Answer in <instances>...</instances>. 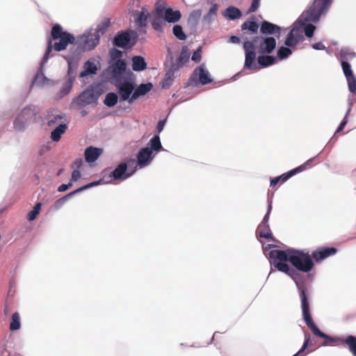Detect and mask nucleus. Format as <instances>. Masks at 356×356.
<instances>
[{"label": "nucleus", "instance_id": "1", "mask_svg": "<svg viewBox=\"0 0 356 356\" xmlns=\"http://www.w3.org/2000/svg\"><path fill=\"white\" fill-rule=\"evenodd\" d=\"M272 260L273 264L275 268L289 275L295 282L301 300L302 317L308 327L315 336L324 338L325 339V344L330 341H335V339L331 338L330 336L321 332L314 324L309 311V292L300 273L298 271V270L291 268L287 263L277 259Z\"/></svg>", "mask_w": 356, "mask_h": 356}, {"label": "nucleus", "instance_id": "2", "mask_svg": "<svg viewBox=\"0 0 356 356\" xmlns=\"http://www.w3.org/2000/svg\"><path fill=\"white\" fill-rule=\"evenodd\" d=\"M276 40L273 37L257 35L252 40H244L243 48L245 52L243 68H257V54H271L276 48Z\"/></svg>", "mask_w": 356, "mask_h": 356}, {"label": "nucleus", "instance_id": "3", "mask_svg": "<svg viewBox=\"0 0 356 356\" xmlns=\"http://www.w3.org/2000/svg\"><path fill=\"white\" fill-rule=\"evenodd\" d=\"M270 259H277L287 263L289 261L292 266L299 271L308 273L312 270L314 264L309 252L302 250L287 249L286 250H273L269 252Z\"/></svg>", "mask_w": 356, "mask_h": 356}, {"label": "nucleus", "instance_id": "4", "mask_svg": "<svg viewBox=\"0 0 356 356\" xmlns=\"http://www.w3.org/2000/svg\"><path fill=\"white\" fill-rule=\"evenodd\" d=\"M74 42L75 38L72 34L64 31L60 24H54L51 29V38L47 41V48L44 58H48L52 48L56 51H60L65 50L69 44H74Z\"/></svg>", "mask_w": 356, "mask_h": 356}, {"label": "nucleus", "instance_id": "5", "mask_svg": "<svg viewBox=\"0 0 356 356\" xmlns=\"http://www.w3.org/2000/svg\"><path fill=\"white\" fill-rule=\"evenodd\" d=\"M332 2V0H314L312 5L303 13L305 20L318 22L320 17L327 11Z\"/></svg>", "mask_w": 356, "mask_h": 356}, {"label": "nucleus", "instance_id": "6", "mask_svg": "<svg viewBox=\"0 0 356 356\" xmlns=\"http://www.w3.org/2000/svg\"><path fill=\"white\" fill-rule=\"evenodd\" d=\"M100 93L94 87H88L84 90L76 98L74 99L72 104L79 106H86L96 102Z\"/></svg>", "mask_w": 356, "mask_h": 356}, {"label": "nucleus", "instance_id": "7", "mask_svg": "<svg viewBox=\"0 0 356 356\" xmlns=\"http://www.w3.org/2000/svg\"><path fill=\"white\" fill-rule=\"evenodd\" d=\"M127 163H120L118 167L109 175L110 180L104 181V179L99 180L100 184L102 183H109L111 182L113 180H124L127 179L128 177H131L134 172L136 171V169L134 170L131 172H127Z\"/></svg>", "mask_w": 356, "mask_h": 356}, {"label": "nucleus", "instance_id": "8", "mask_svg": "<svg viewBox=\"0 0 356 356\" xmlns=\"http://www.w3.org/2000/svg\"><path fill=\"white\" fill-rule=\"evenodd\" d=\"M99 183V181H93V182L89 183L86 185H84V186L69 193L68 194L65 195V196L59 198L54 202V204L53 205L54 209L58 210V209H60L65 204V202L70 197H72L75 194H77L78 193L81 192L86 189H88V188H91L95 186H97Z\"/></svg>", "mask_w": 356, "mask_h": 356}, {"label": "nucleus", "instance_id": "9", "mask_svg": "<svg viewBox=\"0 0 356 356\" xmlns=\"http://www.w3.org/2000/svg\"><path fill=\"white\" fill-rule=\"evenodd\" d=\"M118 92L120 95L122 101L130 99V96L133 94L135 85L133 82L129 81H124L116 85Z\"/></svg>", "mask_w": 356, "mask_h": 356}, {"label": "nucleus", "instance_id": "10", "mask_svg": "<svg viewBox=\"0 0 356 356\" xmlns=\"http://www.w3.org/2000/svg\"><path fill=\"white\" fill-rule=\"evenodd\" d=\"M337 252L335 248L319 247L313 251L311 258H313L316 262H320L329 257L334 255Z\"/></svg>", "mask_w": 356, "mask_h": 356}, {"label": "nucleus", "instance_id": "11", "mask_svg": "<svg viewBox=\"0 0 356 356\" xmlns=\"http://www.w3.org/2000/svg\"><path fill=\"white\" fill-rule=\"evenodd\" d=\"M259 56L256 57V67L257 68H246L247 70L257 71L261 68L267 67L273 65L275 63V58L269 55L270 54H258Z\"/></svg>", "mask_w": 356, "mask_h": 356}, {"label": "nucleus", "instance_id": "12", "mask_svg": "<svg viewBox=\"0 0 356 356\" xmlns=\"http://www.w3.org/2000/svg\"><path fill=\"white\" fill-rule=\"evenodd\" d=\"M153 158V152L149 147L142 148L137 156L138 165L140 168L145 167L151 163Z\"/></svg>", "mask_w": 356, "mask_h": 356}, {"label": "nucleus", "instance_id": "13", "mask_svg": "<svg viewBox=\"0 0 356 356\" xmlns=\"http://www.w3.org/2000/svg\"><path fill=\"white\" fill-rule=\"evenodd\" d=\"M313 160H314V159H309L307 161H306L305 163L300 165V166L287 172L286 173L282 174L281 176L279 177L280 181H281L282 183H284L289 178H291L293 175H296L297 173L301 172L307 170L309 167V164Z\"/></svg>", "mask_w": 356, "mask_h": 356}, {"label": "nucleus", "instance_id": "14", "mask_svg": "<svg viewBox=\"0 0 356 356\" xmlns=\"http://www.w3.org/2000/svg\"><path fill=\"white\" fill-rule=\"evenodd\" d=\"M85 38V48L88 49H94L99 42L100 35L99 33H97L95 31H90L83 35Z\"/></svg>", "mask_w": 356, "mask_h": 356}, {"label": "nucleus", "instance_id": "15", "mask_svg": "<svg viewBox=\"0 0 356 356\" xmlns=\"http://www.w3.org/2000/svg\"><path fill=\"white\" fill-rule=\"evenodd\" d=\"M281 31V28L273 23H270L268 21H263L260 26V32L263 35H272V34H278L280 35Z\"/></svg>", "mask_w": 356, "mask_h": 356}, {"label": "nucleus", "instance_id": "16", "mask_svg": "<svg viewBox=\"0 0 356 356\" xmlns=\"http://www.w3.org/2000/svg\"><path fill=\"white\" fill-rule=\"evenodd\" d=\"M103 153V149L90 146L85 149L84 156L88 163L95 162Z\"/></svg>", "mask_w": 356, "mask_h": 356}, {"label": "nucleus", "instance_id": "17", "mask_svg": "<svg viewBox=\"0 0 356 356\" xmlns=\"http://www.w3.org/2000/svg\"><path fill=\"white\" fill-rule=\"evenodd\" d=\"M303 38L298 29H293L287 35L284 44L287 47H293Z\"/></svg>", "mask_w": 356, "mask_h": 356}, {"label": "nucleus", "instance_id": "18", "mask_svg": "<svg viewBox=\"0 0 356 356\" xmlns=\"http://www.w3.org/2000/svg\"><path fill=\"white\" fill-rule=\"evenodd\" d=\"M152 87L153 86L151 83L140 84L136 90H134V92L129 99V102L131 103L139 97L146 95L152 90Z\"/></svg>", "mask_w": 356, "mask_h": 356}, {"label": "nucleus", "instance_id": "19", "mask_svg": "<svg viewBox=\"0 0 356 356\" xmlns=\"http://www.w3.org/2000/svg\"><path fill=\"white\" fill-rule=\"evenodd\" d=\"M331 338L335 339V341H330L328 343H326V345H329L331 343H335L339 341H341L343 342H345L349 348L350 351L353 353V356H356V337L352 335H349L346 339H341L339 338H334L330 337ZM324 339V341H325V339ZM323 345H325V342H323Z\"/></svg>", "mask_w": 356, "mask_h": 356}, {"label": "nucleus", "instance_id": "20", "mask_svg": "<svg viewBox=\"0 0 356 356\" xmlns=\"http://www.w3.org/2000/svg\"><path fill=\"white\" fill-rule=\"evenodd\" d=\"M126 63L123 60H118L111 65V73L113 76H120L126 70Z\"/></svg>", "mask_w": 356, "mask_h": 356}, {"label": "nucleus", "instance_id": "21", "mask_svg": "<svg viewBox=\"0 0 356 356\" xmlns=\"http://www.w3.org/2000/svg\"><path fill=\"white\" fill-rule=\"evenodd\" d=\"M130 35L127 32H123L115 37L113 44L116 47L123 48L128 44V43L130 42Z\"/></svg>", "mask_w": 356, "mask_h": 356}, {"label": "nucleus", "instance_id": "22", "mask_svg": "<svg viewBox=\"0 0 356 356\" xmlns=\"http://www.w3.org/2000/svg\"><path fill=\"white\" fill-rule=\"evenodd\" d=\"M223 16L227 19L234 20L241 18L242 16V13L236 7L230 6L225 9V12L223 13Z\"/></svg>", "mask_w": 356, "mask_h": 356}, {"label": "nucleus", "instance_id": "23", "mask_svg": "<svg viewBox=\"0 0 356 356\" xmlns=\"http://www.w3.org/2000/svg\"><path fill=\"white\" fill-rule=\"evenodd\" d=\"M181 17L179 10H173L172 8H168L165 10L164 19L169 23H175L178 22Z\"/></svg>", "mask_w": 356, "mask_h": 356}, {"label": "nucleus", "instance_id": "24", "mask_svg": "<svg viewBox=\"0 0 356 356\" xmlns=\"http://www.w3.org/2000/svg\"><path fill=\"white\" fill-rule=\"evenodd\" d=\"M241 31L243 34H246L248 32L250 34H256L258 32L259 28V24L255 22L245 21L241 24Z\"/></svg>", "mask_w": 356, "mask_h": 356}, {"label": "nucleus", "instance_id": "25", "mask_svg": "<svg viewBox=\"0 0 356 356\" xmlns=\"http://www.w3.org/2000/svg\"><path fill=\"white\" fill-rule=\"evenodd\" d=\"M149 19L153 29L157 31H162L163 26L165 24V19L164 17L156 16V15L151 14Z\"/></svg>", "mask_w": 356, "mask_h": 356}, {"label": "nucleus", "instance_id": "26", "mask_svg": "<svg viewBox=\"0 0 356 356\" xmlns=\"http://www.w3.org/2000/svg\"><path fill=\"white\" fill-rule=\"evenodd\" d=\"M132 69L134 71H143L146 69L147 63L145 59L140 56H134L132 58Z\"/></svg>", "mask_w": 356, "mask_h": 356}, {"label": "nucleus", "instance_id": "27", "mask_svg": "<svg viewBox=\"0 0 356 356\" xmlns=\"http://www.w3.org/2000/svg\"><path fill=\"white\" fill-rule=\"evenodd\" d=\"M195 72L198 74L200 82L202 85L208 84L212 81L209 73L203 67H199Z\"/></svg>", "mask_w": 356, "mask_h": 356}, {"label": "nucleus", "instance_id": "28", "mask_svg": "<svg viewBox=\"0 0 356 356\" xmlns=\"http://www.w3.org/2000/svg\"><path fill=\"white\" fill-rule=\"evenodd\" d=\"M67 128V127L66 124H60L55 129L51 131V138L52 140L55 142L59 141L61 138V135L65 132Z\"/></svg>", "mask_w": 356, "mask_h": 356}, {"label": "nucleus", "instance_id": "29", "mask_svg": "<svg viewBox=\"0 0 356 356\" xmlns=\"http://www.w3.org/2000/svg\"><path fill=\"white\" fill-rule=\"evenodd\" d=\"M257 230L259 232V236L261 238H266L268 240L273 239V235L270 232L269 225H259Z\"/></svg>", "mask_w": 356, "mask_h": 356}, {"label": "nucleus", "instance_id": "30", "mask_svg": "<svg viewBox=\"0 0 356 356\" xmlns=\"http://www.w3.org/2000/svg\"><path fill=\"white\" fill-rule=\"evenodd\" d=\"M151 14L148 13L147 11L145 10V8H143L141 12H138L137 14V17L136 18V23L141 27L146 26L147 20L149 18Z\"/></svg>", "mask_w": 356, "mask_h": 356}, {"label": "nucleus", "instance_id": "31", "mask_svg": "<svg viewBox=\"0 0 356 356\" xmlns=\"http://www.w3.org/2000/svg\"><path fill=\"white\" fill-rule=\"evenodd\" d=\"M97 70L96 65L90 61H87L84 65V70L81 72V77L86 76L88 74H95Z\"/></svg>", "mask_w": 356, "mask_h": 356}, {"label": "nucleus", "instance_id": "32", "mask_svg": "<svg viewBox=\"0 0 356 356\" xmlns=\"http://www.w3.org/2000/svg\"><path fill=\"white\" fill-rule=\"evenodd\" d=\"M166 8V3L163 1H158L155 3V8L152 14L156 15V16L164 17Z\"/></svg>", "mask_w": 356, "mask_h": 356}, {"label": "nucleus", "instance_id": "33", "mask_svg": "<svg viewBox=\"0 0 356 356\" xmlns=\"http://www.w3.org/2000/svg\"><path fill=\"white\" fill-rule=\"evenodd\" d=\"M313 340L311 338V335L309 333H305V342L301 349L293 356H304V350L308 348L314 346Z\"/></svg>", "mask_w": 356, "mask_h": 356}, {"label": "nucleus", "instance_id": "34", "mask_svg": "<svg viewBox=\"0 0 356 356\" xmlns=\"http://www.w3.org/2000/svg\"><path fill=\"white\" fill-rule=\"evenodd\" d=\"M149 145H150L149 149L152 152L155 151L158 152L163 149L160 138L158 135L154 136L152 138L150 139Z\"/></svg>", "mask_w": 356, "mask_h": 356}, {"label": "nucleus", "instance_id": "35", "mask_svg": "<svg viewBox=\"0 0 356 356\" xmlns=\"http://www.w3.org/2000/svg\"><path fill=\"white\" fill-rule=\"evenodd\" d=\"M118 99V97L117 94L115 92H108L105 97L104 104L108 107H113L117 104Z\"/></svg>", "mask_w": 356, "mask_h": 356}, {"label": "nucleus", "instance_id": "36", "mask_svg": "<svg viewBox=\"0 0 356 356\" xmlns=\"http://www.w3.org/2000/svg\"><path fill=\"white\" fill-rule=\"evenodd\" d=\"M111 24L110 19L106 17L97 25L96 30L95 31L97 33H99V35H103Z\"/></svg>", "mask_w": 356, "mask_h": 356}, {"label": "nucleus", "instance_id": "37", "mask_svg": "<svg viewBox=\"0 0 356 356\" xmlns=\"http://www.w3.org/2000/svg\"><path fill=\"white\" fill-rule=\"evenodd\" d=\"M20 317L18 312H15L12 315L11 322L10 323V330L12 331L17 330L20 328Z\"/></svg>", "mask_w": 356, "mask_h": 356}, {"label": "nucleus", "instance_id": "38", "mask_svg": "<svg viewBox=\"0 0 356 356\" xmlns=\"http://www.w3.org/2000/svg\"><path fill=\"white\" fill-rule=\"evenodd\" d=\"M42 204L40 202H38L33 207V210L29 211L27 214V219L29 221L34 220L37 216L39 214L40 211L41 209Z\"/></svg>", "mask_w": 356, "mask_h": 356}, {"label": "nucleus", "instance_id": "39", "mask_svg": "<svg viewBox=\"0 0 356 356\" xmlns=\"http://www.w3.org/2000/svg\"><path fill=\"white\" fill-rule=\"evenodd\" d=\"M19 115L26 122L34 117L35 112L30 106H29L24 108Z\"/></svg>", "mask_w": 356, "mask_h": 356}, {"label": "nucleus", "instance_id": "40", "mask_svg": "<svg viewBox=\"0 0 356 356\" xmlns=\"http://www.w3.org/2000/svg\"><path fill=\"white\" fill-rule=\"evenodd\" d=\"M172 33L174 35L180 40H185L186 39V35L180 25H175L172 29Z\"/></svg>", "mask_w": 356, "mask_h": 356}, {"label": "nucleus", "instance_id": "41", "mask_svg": "<svg viewBox=\"0 0 356 356\" xmlns=\"http://www.w3.org/2000/svg\"><path fill=\"white\" fill-rule=\"evenodd\" d=\"M341 67L346 78H348L354 75L350 65L346 60H341Z\"/></svg>", "mask_w": 356, "mask_h": 356}, {"label": "nucleus", "instance_id": "42", "mask_svg": "<svg viewBox=\"0 0 356 356\" xmlns=\"http://www.w3.org/2000/svg\"><path fill=\"white\" fill-rule=\"evenodd\" d=\"M291 54H292V51L289 48L285 47H281L279 48V49L277 51V57L280 59L282 60V59L286 58Z\"/></svg>", "mask_w": 356, "mask_h": 356}, {"label": "nucleus", "instance_id": "43", "mask_svg": "<svg viewBox=\"0 0 356 356\" xmlns=\"http://www.w3.org/2000/svg\"><path fill=\"white\" fill-rule=\"evenodd\" d=\"M218 5L213 4L209 9L208 13L204 16V20L210 22L217 15Z\"/></svg>", "mask_w": 356, "mask_h": 356}, {"label": "nucleus", "instance_id": "44", "mask_svg": "<svg viewBox=\"0 0 356 356\" xmlns=\"http://www.w3.org/2000/svg\"><path fill=\"white\" fill-rule=\"evenodd\" d=\"M26 121L22 118H20L19 115L14 121V128L17 131H22L25 127Z\"/></svg>", "mask_w": 356, "mask_h": 356}, {"label": "nucleus", "instance_id": "45", "mask_svg": "<svg viewBox=\"0 0 356 356\" xmlns=\"http://www.w3.org/2000/svg\"><path fill=\"white\" fill-rule=\"evenodd\" d=\"M346 80L350 92L355 94L356 92V78L355 75L346 78Z\"/></svg>", "mask_w": 356, "mask_h": 356}, {"label": "nucleus", "instance_id": "46", "mask_svg": "<svg viewBox=\"0 0 356 356\" xmlns=\"http://www.w3.org/2000/svg\"><path fill=\"white\" fill-rule=\"evenodd\" d=\"M355 54L354 52L349 51L348 50L341 49L340 51V57L341 60H351L355 58Z\"/></svg>", "mask_w": 356, "mask_h": 356}, {"label": "nucleus", "instance_id": "47", "mask_svg": "<svg viewBox=\"0 0 356 356\" xmlns=\"http://www.w3.org/2000/svg\"><path fill=\"white\" fill-rule=\"evenodd\" d=\"M316 29V26L312 24H307L305 27V34L307 37L311 38L314 35V32Z\"/></svg>", "mask_w": 356, "mask_h": 356}, {"label": "nucleus", "instance_id": "48", "mask_svg": "<svg viewBox=\"0 0 356 356\" xmlns=\"http://www.w3.org/2000/svg\"><path fill=\"white\" fill-rule=\"evenodd\" d=\"M72 82L71 80H69L68 81H67L65 83V84L64 85L60 92L62 93L63 95H66L70 92V91L72 89Z\"/></svg>", "mask_w": 356, "mask_h": 356}, {"label": "nucleus", "instance_id": "49", "mask_svg": "<svg viewBox=\"0 0 356 356\" xmlns=\"http://www.w3.org/2000/svg\"><path fill=\"white\" fill-rule=\"evenodd\" d=\"M15 288H16V282H15V279L13 278L9 282L8 295L13 296L15 293Z\"/></svg>", "mask_w": 356, "mask_h": 356}, {"label": "nucleus", "instance_id": "50", "mask_svg": "<svg viewBox=\"0 0 356 356\" xmlns=\"http://www.w3.org/2000/svg\"><path fill=\"white\" fill-rule=\"evenodd\" d=\"M63 118H64V115H55L48 121L47 124L49 126L54 125V124H57L59 120H63Z\"/></svg>", "mask_w": 356, "mask_h": 356}, {"label": "nucleus", "instance_id": "51", "mask_svg": "<svg viewBox=\"0 0 356 356\" xmlns=\"http://www.w3.org/2000/svg\"><path fill=\"white\" fill-rule=\"evenodd\" d=\"M172 81V74L171 73H166L163 83V87L169 86Z\"/></svg>", "mask_w": 356, "mask_h": 356}, {"label": "nucleus", "instance_id": "52", "mask_svg": "<svg viewBox=\"0 0 356 356\" xmlns=\"http://www.w3.org/2000/svg\"><path fill=\"white\" fill-rule=\"evenodd\" d=\"M259 5H260V2L255 1V0H252V4H251L250 7L249 8L247 13H254L259 8Z\"/></svg>", "mask_w": 356, "mask_h": 356}, {"label": "nucleus", "instance_id": "53", "mask_svg": "<svg viewBox=\"0 0 356 356\" xmlns=\"http://www.w3.org/2000/svg\"><path fill=\"white\" fill-rule=\"evenodd\" d=\"M271 209H272L271 204H269L268 207V211H267L265 216L264 217L261 222L260 223L261 225H268V222L269 220V216H270V213L271 211Z\"/></svg>", "mask_w": 356, "mask_h": 356}, {"label": "nucleus", "instance_id": "54", "mask_svg": "<svg viewBox=\"0 0 356 356\" xmlns=\"http://www.w3.org/2000/svg\"><path fill=\"white\" fill-rule=\"evenodd\" d=\"M83 161L81 159H76L71 165V168L74 170H78L82 165Z\"/></svg>", "mask_w": 356, "mask_h": 356}, {"label": "nucleus", "instance_id": "55", "mask_svg": "<svg viewBox=\"0 0 356 356\" xmlns=\"http://www.w3.org/2000/svg\"><path fill=\"white\" fill-rule=\"evenodd\" d=\"M192 60L196 63H198L201 60V50L200 49L195 51L192 56Z\"/></svg>", "mask_w": 356, "mask_h": 356}, {"label": "nucleus", "instance_id": "56", "mask_svg": "<svg viewBox=\"0 0 356 356\" xmlns=\"http://www.w3.org/2000/svg\"><path fill=\"white\" fill-rule=\"evenodd\" d=\"M81 177V172L79 170H74L72 172L71 181H77Z\"/></svg>", "mask_w": 356, "mask_h": 356}, {"label": "nucleus", "instance_id": "57", "mask_svg": "<svg viewBox=\"0 0 356 356\" xmlns=\"http://www.w3.org/2000/svg\"><path fill=\"white\" fill-rule=\"evenodd\" d=\"M72 186V184L70 182L67 184H63L58 187V191L59 192H64V191H67V189H69L70 188H71Z\"/></svg>", "mask_w": 356, "mask_h": 356}, {"label": "nucleus", "instance_id": "58", "mask_svg": "<svg viewBox=\"0 0 356 356\" xmlns=\"http://www.w3.org/2000/svg\"><path fill=\"white\" fill-rule=\"evenodd\" d=\"M165 121H166L165 120H160L158 122V124L156 126V131L159 134L161 133L162 131V130L163 129V127L165 124Z\"/></svg>", "mask_w": 356, "mask_h": 356}, {"label": "nucleus", "instance_id": "59", "mask_svg": "<svg viewBox=\"0 0 356 356\" xmlns=\"http://www.w3.org/2000/svg\"><path fill=\"white\" fill-rule=\"evenodd\" d=\"M347 124V120H346V118H344L340 123L339 126L338 127L337 131H336V134L337 133H339L340 131H341L344 127Z\"/></svg>", "mask_w": 356, "mask_h": 356}, {"label": "nucleus", "instance_id": "60", "mask_svg": "<svg viewBox=\"0 0 356 356\" xmlns=\"http://www.w3.org/2000/svg\"><path fill=\"white\" fill-rule=\"evenodd\" d=\"M312 47L316 50H323L325 49V47L323 44L322 42H316L312 45Z\"/></svg>", "mask_w": 356, "mask_h": 356}, {"label": "nucleus", "instance_id": "61", "mask_svg": "<svg viewBox=\"0 0 356 356\" xmlns=\"http://www.w3.org/2000/svg\"><path fill=\"white\" fill-rule=\"evenodd\" d=\"M229 42L232 43L238 44L241 42V39L236 35H232L229 38Z\"/></svg>", "mask_w": 356, "mask_h": 356}, {"label": "nucleus", "instance_id": "62", "mask_svg": "<svg viewBox=\"0 0 356 356\" xmlns=\"http://www.w3.org/2000/svg\"><path fill=\"white\" fill-rule=\"evenodd\" d=\"M279 181H280V177H275V178L272 179L270 180V187H275L278 184Z\"/></svg>", "mask_w": 356, "mask_h": 356}, {"label": "nucleus", "instance_id": "63", "mask_svg": "<svg viewBox=\"0 0 356 356\" xmlns=\"http://www.w3.org/2000/svg\"><path fill=\"white\" fill-rule=\"evenodd\" d=\"M116 57H120L122 56V51L118 49H115Z\"/></svg>", "mask_w": 356, "mask_h": 356}, {"label": "nucleus", "instance_id": "64", "mask_svg": "<svg viewBox=\"0 0 356 356\" xmlns=\"http://www.w3.org/2000/svg\"><path fill=\"white\" fill-rule=\"evenodd\" d=\"M195 15L197 17H200L201 15V13L200 10H197V11H194L193 13H192V15Z\"/></svg>", "mask_w": 356, "mask_h": 356}]
</instances>
